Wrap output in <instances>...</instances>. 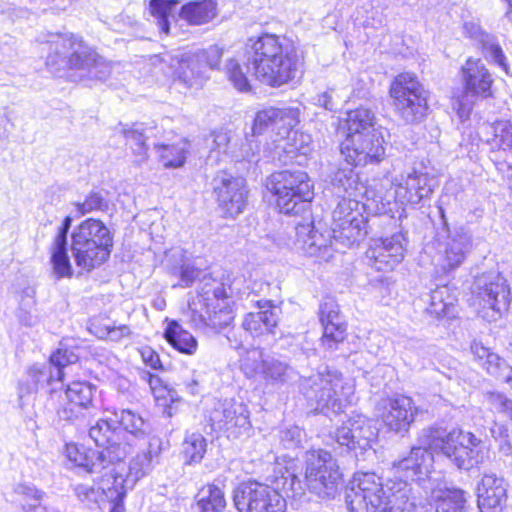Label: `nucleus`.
Segmentation results:
<instances>
[{
    "instance_id": "1",
    "label": "nucleus",
    "mask_w": 512,
    "mask_h": 512,
    "mask_svg": "<svg viewBox=\"0 0 512 512\" xmlns=\"http://www.w3.org/2000/svg\"><path fill=\"white\" fill-rule=\"evenodd\" d=\"M419 443L421 446L413 447L407 457L393 465L395 475L400 478L398 482H406L408 486V481L421 480L430 471L433 456L427 447L439 450L457 468L470 470L479 462L476 448L482 441L459 428L447 431L431 426L421 430Z\"/></svg>"
},
{
    "instance_id": "2",
    "label": "nucleus",
    "mask_w": 512,
    "mask_h": 512,
    "mask_svg": "<svg viewBox=\"0 0 512 512\" xmlns=\"http://www.w3.org/2000/svg\"><path fill=\"white\" fill-rule=\"evenodd\" d=\"M247 47L253 74L263 84L280 87L300 73L302 61L296 48L277 35L251 38Z\"/></svg>"
},
{
    "instance_id": "3",
    "label": "nucleus",
    "mask_w": 512,
    "mask_h": 512,
    "mask_svg": "<svg viewBox=\"0 0 512 512\" xmlns=\"http://www.w3.org/2000/svg\"><path fill=\"white\" fill-rule=\"evenodd\" d=\"M410 487L406 482H381L375 473H356L346 488L345 502L350 512H412Z\"/></svg>"
},
{
    "instance_id": "4",
    "label": "nucleus",
    "mask_w": 512,
    "mask_h": 512,
    "mask_svg": "<svg viewBox=\"0 0 512 512\" xmlns=\"http://www.w3.org/2000/svg\"><path fill=\"white\" fill-rule=\"evenodd\" d=\"M46 66L50 72H72L75 80L106 81L112 72L109 62L99 56L81 36L70 33L50 41Z\"/></svg>"
},
{
    "instance_id": "5",
    "label": "nucleus",
    "mask_w": 512,
    "mask_h": 512,
    "mask_svg": "<svg viewBox=\"0 0 512 512\" xmlns=\"http://www.w3.org/2000/svg\"><path fill=\"white\" fill-rule=\"evenodd\" d=\"M300 389L310 406L326 416L338 414L351 402L354 388L342 373L323 367L317 373L300 379Z\"/></svg>"
},
{
    "instance_id": "6",
    "label": "nucleus",
    "mask_w": 512,
    "mask_h": 512,
    "mask_svg": "<svg viewBox=\"0 0 512 512\" xmlns=\"http://www.w3.org/2000/svg\"><path fill=\"white\" fill-rule=\"evenodd\" d=\"M224 283L204 277L195 298L189 302L190 322L196 329L218 332L230 325L234 319L226 299Z\"/></svg>"
},
{
    "instance_id": "7",
    "label": "nucleus",
    "mask_w": 512,
    "mask_h": 512,
    "mask_svg": "<svg viewBox=\"0 0 512 512\" xmlns=\"http://www.w3.org/2000/svg\"><path fill=\"white\" fill-rule=\"evenodd\" d=\"M299 122V110L293 107H269L259 111L254 119L252 127L253 133L259 135L271 128L277 130V134L286 135V139L281 141L276 149L284 152L279 154V161L288 163L293 161L298 155H306L310 151V136L293 131V128Z\"/></svg>"
},
{
    "instance_id": "8",
    "label": "nucleus",
    "mask_w": 512,
    "mask_h": 512,
    "mask_svg": "<svg viewBox=\"0 0 512 512\" xmlns=\"http://www.w3.org/2000/svg\"><path fill=\"white\" fill-rule=\"evenodd\" d=\"M113 236L98 219L89 218L79 224L71 235V252L78 267L91 271L105 263L111 254Z\"/></svg>"
},
{
    "instance_id": "9",
    "label": "nucleus",
    "mask_w": 512,
    "mask_h": 512,
    "mask_svg": "<svg viewBox=\"0 0 512 512\" xmlns=\"http://www.w3.org/2000/svg\"><path fill=\"white\" fill-rule=\"evenodd\" d=\"M267 187L276 196L280 212L286 215H298L305 211L314 197L311 180L302 170L273 173Z\"/></svg>"
},
{
    "instance_id": "10",
    "label": "nucleus",
    "mask_w": 512,
    "mask_h": 512,
    "mask_svg": "<svg viewBox=\"0 0 512 512\" xmlns=\"http://www.w3.org/2000/svg\"><path fill=\"white\" fill-rule=\"evenodd\" d=\"M396 112L406 123L424 119L428 110L427 91L412 73L397 75L390 87Z\"/></svg>"
},
{
    "instance_id": "11",
    "label": "nucleus",
    "mask_w": 512,
    "mask_h": 512,
    "mask_svg": "<svg viewBox=\"0 0 512 512\" xmlns=\"http://www.w3.org/2000/svg\"><path fill=\"white\" fill-rule=\"evenodd\" d=\"M365 205L354 198L343 197L332 212L331 232L335 243L351 247L367 235Z\"/></svg>"
},
{
    "instance_id": "12",
    "label": "nucleus",
    "mask_w": 512,
    "mask_h": 512,
    "mask_svg": "<svg viewBox=\"0 0 512 512\" xmlns=\"http://www.w3.org/2000/svg\"><path fill=\"white\" fill-rule=\"evenodd\" d=\"M95 387L88 382L73 381L64 391H52L50 400L60 420L75 423L93 414Z\"/></svg>"
},
{
    "instance_id": "13",
    "label": "nucleus",
    "mask_w": 512,
    "mask_h": 512,
    "mask_svg": "<svg viewBox=\"0 0 512 512\" xmlns=\"http://www.w3.org/2000/svg\"><path fill=\"white\" fill-rule=\"evenodd\" d=\"M234 506L239 512H285V499L275 489L257 482L240 483L233 492Z\"/></svg>"
},
{
    "instance_id": "14",
    "label": "nucleus",
    "mask_w": 512,
    "mask_h": 512,
    "mask_svg": "<svg viewBox=\"0 0 512 512\" xmlns=\"http://www.w3.org/2000/svg\"><path fill=\"white\" fill-rule=\"evenodd\" d=\"M475 294L482 307V317L489 321L496 320L508 310L510 289L504 277L499 273L490 272L475 280Z\"/></svg>"
},
{
    "instance_id": "15",
    "label": "nucleus",
    "mask_w": 512,
    "mask_h": 512,
    "mask_svg": "<svg viewBox=\"0 0 512 512\" xmlns=\"http://www.w3.org/2000/svg\"><path fill=\"white\" fill-rule=\"evenodd\" d=\"M384 139L378 130L347 135L341 146V155L345 161L356 166L378 163L385 155Z\"/></svg>"
},
{
    "instance_id": "16",
    "label": "nucleus",
    "mask_w": 512,
    "mask_h": 512,
    "mask_svg": "<svg viewBox=\"0 0 512 512\" xmlns=\"http://www.w3.org/2000/svg\"><path fill=\"white\" fill-rule=\"evenodd\" d=\"M212 185L218 206L225 216L235 217L243 212L248 194L245 179L221 171L213 178Z\"/></svg>"
},
{
    "instance_id": "17",
    "label": "nucleus",
    "mask_w": 512,
    "mask_h": 512,
    "mask_svg": "<svg viewBox=\"0 0 512 512\" xmlns=\"http://www.w3.org/2000/svg\"><path fill=\"white\" fill-rule=\"evenodd\" d=\"M209 420L214 430L224 431L233 438L246 434L251 427L246 405L234 399L218 401Z\"/></svg>"
},
{
    "instance_id": "18",
    "label": "nucleus",
    "mask_w": 512,
    "mask_h": 512,
    "mask_svg": "<svg viewBox=\"0 0 512 512\" xmlns=\"http://www.w3.org/2000/svg\"><path fill=\"white\" fill-rule=\"evenodd\" d=\"M416 413L414 401L404 395L382 398L376 405V415L389 431L397 434L409 431Z\"/></svg>"
},
{
    "instance_id": "19",
    "label": "nucleus",
    "mask_w": 512,
    "mask_h": 512,
    "mask_svg": "<svg viewBox=\"0 0 512 512\" xmlns=\"http://www.w3.org/2000/svg\"><path fill=\"white\" fill-rule=\"evenodd\" d=\"M465 92L459 101L460 117H468L474 101L471 98H487L491 95L493 79L481 60L469 59L462 67Z\"/></svg>"
},
{
    "instance_id": "20",
    "label": "nucleus",
    "mask_w": 512,
    "mask_h": 512,
    "mask_svg": "<svg viewBox=\"0 0 512 512\" xmlns=\"http://www.w3.org/2000/svg\"><path fill=\"white\" fill-rule=\"evenodd\" d=\"M405 244L406 239L401 232L374 240L365 254L368 265L378 271H392L404 259Z\"/></svg>"
},
{
    "instance_id": "21",
    "label": "nucleus",
    "mask_w": 512,
    "mask_h": 512,
    "mask_svg": "<svg viewBox=\"0 0 512 512\" xmlns=\"http://www.w3.org/2000/svg\"><path fill=\"white\" fill-rule=\"evenodd\" d=\"M436 181L428 173L413 170L393 181L395 200L401 204L417 205L433 193Z\"/></svg>"
},
{
    "instance_id": "22",
    "label": "nucleus",
    "mask_w": 512,
    "mask_h": 512,
    "mask_svg": "<svg viewBox=\"0 0 512 512\" xmlns=\"http://www.w3.org/2000/svg\"><path fill=\"white\" fill-rule=\"evenodd\" d=\"M376 436L375 429L370 420L362 415L350 417L336 430L335 440L340 446H346L349 450H359L361 453L371 448V443Z\"/></svg>"
},
{
    "instance_id": "23",
    "label": "nucleus",
    "mask_w": 512,
    "mask_h": 512,
    "mask_svg": "<svg viewBox=\"0 0 512 512\" xmlns=\"http://www.w3.org/2000/svg\"><path fill=\"white\" fill-rule=\"evenodd\" d=\"M319 319L323 328L322 346L333 351L342 343L347 335V326L335 300L327 298L319 307Z\"/></svg>"
},
{
    "instance_id": "24",
    "label": "nucleus",
    "mask_w": 512,
    "mask_h": 512,
    "mask_svg": "<svg viewBox=\"0 0 512 512\" xmlns=\"http://www.w3.org/2000/svg\"><path fill=\"white\" fill-rule=\"evenodd\" d=\"M67 455L76 466L90 473H99L108 465L119 462L126 457L124 449L92 450L76 445L67 446Z\"/></svg>"
},
{
    "instance_id": "25",
    "label": "nucleus",
    "mask_w": 512,
    "mask_h": 512,
    "mask_svg": "<svg viewBox=\"0 0 512 512\" xmlns=\"http://www.w3.org/2000/svg\"><path fill=\"white\" fill-rule=\"evenodd\" d=\"M506 483L495 474H485L477 487L480 512H501L506 501Z\"/></svg>"
},
{
    "instance_id": "26",
    "label": "nucleus",
    "mask_w": 512,
    "mask_h": 512,
    "mask_svg": "<svg viewBox=\"0 0 512 512\" xmlns=\"http://www.w3.org/2000/svg\"><path fill=\"white\" fill-rule=\"evenodd\" d=\"M471 246V236L464 228L449 233L443 242L438 243L444 269H454L464 260Z\"/></svg>"
},
{
    "instance_id": "27",
    "label": "nucleus",
    "mask_w": 512,
    "mask_h": 512,
    "mask_svg": "<svg viewBox=\"0 0 512 512\" xmlns=\"http://www.w3.org/2000/svg\"><path fill=\"white\" fill-rule=\"evenodd\" d=\"M171 67L177 79L189 88L201 87L208 78L206 66L201 64L196 53H187L180 58H173Z\"/></svg>"
},
{
    "instance_id": "28",
    "label": "nucleus",
    "mask_w": 512,
    "mask_h": 512,
    "mask_svg": "<svg viewBox=\"0 0 512 512\" xmlns=\"http://www.w3.org/2000/svg\"><path fill=\"white\" fill-rule=\"evenodd\" d=\"M463 32L466 36L479 43L486 59L493 61L504 71H508L506 57L496 36L484 31L482 27L474 21L465 22Z\"/></svg>"
},
{
    "instance_id": "29",
    "label": "nucleus",
    "mask_w": 512,
    "mask_h": 512,
    "mask_svg": "<svg viewBox=\"0 0 512 512\" xmlns=\"http://www.w3.org/2000/svg\"><path fill=\"white\" fill-rule=\"evenodd\" d=\"M297 241L301 243L302 249L310 256L325 255L334 242L333 233L327 235L315 229L313 223L298 224L296 226Z\"/></svg>"
},
{
    "instance_id": "30",
    "label": "nucleus",
    "mask_w": 512,
    "mask_h": 512,
    "mask_svg": "<svg viewBox=\"0 0 512 512\" xmlns=\"http://www.w3.org/2000/svg\"><path fill=\"white\" fill-rule=\"evenodd\" d=\"M260 310L246 314L242 327L253 336H260L265 333H274L278 324V315L272 308L269 301H258Z\"/></svg>"
},
{
    "instance_id": "31",
    "label": "nucleus",
    "mask_w": 512,
    "mask_h": 512,
    "mask_svg": "<svg viewBox=\"0 0 512 512\" xmlns=\"http://www.w3.org/2000/svg\"><path fill=\"white\" fill-rule=\"evenodd\" d=\"M471 351L478 359L485 360L483 366L489 374L509 384L512 388V367L504 359L490 352L488 348L480 343H473Z\"/></svg>"
},
{
    "instance_id": "32",
    "label": "nucleus",
    "mask_w": 512,
    "mask_h": 512,
    "mask_svg": "<svg viewBox=\"0 0 512 512\" xmlns=\"http://www.w3.org/2000/svg\"><path fill=\"white\" fill-rule=\"evenodd\" d=\"M89 437L102 450L124 449L127 452V445L120 443V430L115 426L114 420L99 419L89 429Z\"/></svg>"
},
{
    "instance_id": "33",
    "label": "nucleus",
    "mask_w": 512,
    "mask_h": 512,
    "mask_svg": "<svg viewBox=\"0 0 512 512\" xmlns=\"http://www.w3.org/2000/svg\"><path fill=\"white\" fill-rule=\"evenodd\" d=\"M327 473L328 478L334 479L336 474H341L339 465L332 454L323 449L309 450L305 454V474L321 475Z\"/></svg>"
},
{
    "instance_id": "34",
    "label": "nucleus",
    "mask_w": 512,
    "mask_h": 512,
    "mask_svg": "<svg viewBox=\"0 0 512 512\" xmlns=\"http://www.w3.org/2000/svg\"><path fill=\"white\" fill-rule=\"evenodd\" d=\"M345 165H340L332 178V185L337 194H347L346 198L356 197L361 194L364 186L359 180L358 174L354 171L353 166L345 161Z\"/></svg>"
},
{
    "instance_id": "35",
    "label": "nucleus",
    "mask_w": 512,
    "mask_h": 512,
    "mask_svg": "<svg viewBox=\"0 0 512 512\" xmlns=\"http://www.w3.org/2000/svg\"><path fill=\"white\" fill-rule=\"evenodd\" d=\"M161 452V440L152 438L149 441L148 449L138 454L129 464V476L138 480L148 474L158 463Z\"/></svg>"
},
{
    "instance_id": "36",
    "label": "nucleus",
    "mask_w": 512,
    "mask_h": 512,
    "mask_svg": "<svg viewBox=\"0 0 512 512\" xmlns=\"http://www.w3.org/2000/svg\"><path fill=\"white\" fill-rule=\"evenodd\" d=\"M153 146L164 167L179 168L185 164L189 150V142L187 139L180 138L173 144L153 142Z\"/></svg>"
},
{
    "instance_id": "37",
    "label": "nucleus",
    "mask_w": 512,
    "mask_h": 512,
    "mask_svg": "<svg viewBox=\"0 0 512 512\" xmlns=\"http://www.w3.org/2000/svg\"><path fill=\"white\" fill-rule=\"evenodd\" d=\"M156 127H144L142 124H134L128 129H123V135L130 143V147L136 157L138 164L144 163L148 159L147 140L155 137Z\"/></svg>"
},
{
    "instance_id": "38",
    "label": "nucleus",
    "mask_w": 512,
    "mask_h": 512,
    "mask_svg": "<svg viewBox=\"0 0 512 512\" xmlns=\"http://www.w3.org/2000/svg\"><path fill=\"white\" fill-rule=\"evenodd\" d=\"M216 16V4L213 0L192 1L182 6L180 17L190 25H202Z\"/></svg>"
},
{
    "instance_id": "39",
    "label": "nucleus",
    "mask_w": 512,
    "mask_h": 512,
    "mask_svg": "<svg viewBox=\"0 0 512 512\" xmlns=\"http://www.w3.org/2000/svg\"><path fill=\"white\" fill-rule=\"evenodd\" d=\"M169 344L181 353L192 355L196 352L198 343L194 336L184 330L177 321H171L164 332Z\"/></svg>"
},
{
    "instance_id": "40",
    "label": "nucleus",
    "mask_w": 512,
    "mask_h": 512,
    "mask_svg": "<svg viewBox=\"0 0 512 512\" xmlns=\"http://www.w3.org/2000/svg\"><path fill=\"white\" fill-rule=\"evenodd\" d=\"M341 478L342 474H336L335 478L330 480L327 473L317 476L305 474V486L323 499H332L338 493Z\"/></svg>"
},
{
    "instance_id": "41",
    "label": "nucleus",
    "mask_w": 512,
    "mask_h": 512,
    "mask_svg": "<svg viewBox=\"0 0 512 512\" xmlns=\"http://www.w3.org/2000/svg\"><path fill=\"white\" fill-rule=\"evenodd\" d=\"M114 416V423H118L123 430L136 438H143L150 432L149 423L140 414L130 409L115 411Z\"/></svg>"
},
{
    "instance_id": "42",
    "label": "nucleus",
    "mask_w": 512,
    "mask_h": 512,
    "mask_svg": "<svg viewBox=\"0 0 512 512\" xmlns=\"http://www.w3.org/2000/svg\"><path fill=\"white\" fill-rule=\"evenodd\" d=\"M432 497L437 501V512H462L466 502L465 492L458 488L434 490Z\"/></svg>"
},
{
    "instance_id": "43",
    "label": "nucleus",
    "mask_w": 512,
    "mask_h": 512,
    "mask_svg": "<svg viewBox=\"0 0 512 512\" xmlns=\"http://www.w3.org/2000/svg\"><path fill=\"white\" fill-rule=\"evenodd\" d=\"M346 125L347 135L363 134L377 130L374 113L364 107L347 112Z\"/></svg>"
},
{
    "instance_id": "44",
    "label": "nucleus",
    "mask_w": 512,
    "mask_h": 512,
    "mask_svg": "<svg viewBox=\"0 0 512 512\" xmlns=\"http://www.w3.org/2000/svg\"><path fill=\"white\" fill-rule=\"evenodd\" d=\"M455 297L451 294L448 286H440L432 290L429 295V306L427 311L435 317L449 315L454 307Z\"/></svg>"
},
{
    "instance_id": "45",
    "label": "nucleus",
    "mask_w": 512,
    "mask_h": 512,
    "mask_svg": "<svg viewBox=\"0 0 512 512\" xmlns=\"http://www.w3.org/2000/svg\"><path fill=\"white\" fill-rule=\"evenodd\" d=\"M13 493L17 497H19L25 504L22 505L23 512H32L38 506H40L41 501L45 496V492L39 490L32 483H17L13 487Z\"/></svg>"
},
{
    "instance_id": "46",
    "label": "nucleus",
    "mask_w": 512,
    "mask_h": 512,
    "mask_svg": "<svg viewBox=\"0 0 512 512\" xmlns=\"http://www.w3.org/2000/svg\"><path fill=\"white\" fill-rule=\"evenodd\" d=\"M492 137L487 140L493 149L512 151V123L509 121H497L487 126Z\"/></svg>"
},
{
    "instance_id": "47",
    "label": "nucleus",
    "mask_w": 512,
    "mask_h": 512,
    "mask_svg": "<svg viewBox=\"0 0 512 512\" xmlns=\"http://www.w3.org/2000/svg\"><path fill=\"white\" fill-rule=\"evenodd\" d=\"M263 349L255 347L246 350L240 359V369L247 378L260 376L266 360Z\"/></svg>"
},
{
    "instance_id": "48",
    "label": "nucleus",
    "mask_w": 512,
    "mask_h": 512,
    "mask_svg": "<svg viewBox=\"0 0 512 512\" xmlns=\"http://www.w3.org/2000/svg\"><path fill=\"white\" fill-rule=\"evenodd\" d=\"M51 264L53 275L57 278H71L73 276V268L67 254V245H57L52 243L51 246Z\"/></svg>"
},
{
    "instance_id": "49",
    "label": "nucleus",
    "mask_w": 512,
    "mask_h": 512,
    "mask_svg": "<svg viewBox=\"0 0 512 512\" xmlns=\"http://www.w3.org/2000/svg\"><path fill=\"white\" fill-rule=\"evenodd\" d=\"M206 446V439L202 434L196 432L187 434L182 444L186 463H199L204 457Z\"/></svg>"
},
{
    "instance_id": "50",
    "label": "nucleus",
    "mask_w": 512,
    "mask_h": 512,
    "mask_svg": "<svg viewBox=\"0 0 512 512\" xmlns=\"http://www.w3.org/2000/svg\"><path fill=\"white\" fill-rule=\"evenodd\" d=\"M203 496L197 503L198 512H220L226 506L224 493L215 485H208L202 490Z\"/></svg>"
},
{
    "instance_id": "51",
    "label": "nucleus",
    "mask_w": 512,
    "mask_h": 512,
    "mask_svg": "<svg viewBox=\"0 0 512 512\" xmlns=\"http://www.w3.org/2000/svg\"><path fill=\"white\" fill-rule=\"evenodd\" d=\"M178 3V0H150V12L156 18L157 25L162 33H169L168 17Z\"/></svg>"
},
{
    "instance_id": "52",
    "label": "nucleus",
    "mask_w": 512,
    "mask_h": 512,
    "mask_svg": "<svg viewBox=\"0 0 512 512\" xmlns=\"http://www.w3.org/2000/svg\"><path fill=\"white\" fill-rule=\"evenodd\" d=\"M78 216L94 211H107L109 208V201L100 191H91L82 202L74 204Z\"/></svg>"
},
{
    "instance_id": "53",
    "label": "nucleus",
    "mask_w": 512,
    "mask_h": 512,
    "mask_svg": "<svg viewBox=\"0 0 512 512\" xmlns=\"http://www.w3.org/2000/svg\"><path fill=\"white\" fill-rule=\"evenodd\" d=\"M78 360L79 355L73 350L64 347L58 348L50 357V365L56 369V379L62 382L65 376L64 368L75 364Z\"/></svg>"
},
{
    "instance_id": "54",
    "label": "nucleus",
    "mask_w": 512,
    "mask_h": 512,
    "mask_svg": "<svg viewBox=\"0 0 512 512\" xmlns=\"http://www.w3.org/2000/svg\"><path fill=\"white\" fill-rule=\"evenodd\" d=\"M289 366L278 359L267 357L260 376L271 382H285L288 378Z\"/></svg>"
},
{
    "instance_id": "55",
    "label": "nucleus",
    "mask_w": 512,
    "mask_h": 512,
    "mask_svg": "<svg viewBox=\"0 0 512 512\" xmlns=\"http://www.w3.org/2000/svg\"><path fill=\"white\" fill-rule=\"evenodd\" d=\"M27 375L29 378L28 392H35L54 379L51 365L35 364L29 368Z\"/></svg>"
},
{
    "instance_id": "56",
    "label": "nucleus",
    "mask_w": 512,
    "mask_h": 512,
    "mask_svg": "<svg viewBox=\"0 0 512 512\" xmlns=\"http://www.w3.org/2000/svg\"><path fill=\"white\" fill-rule=\"evenodd\" d=\"M172 258L179 260V267L174 266L172 268L173 273L180 275L181 285L188 287L190 286L197 278L200 277L201 270L194 267L193 265L187 263L184 259V255L182 251L177 250L171 254Z\"/></svg>"
},
{
    "instance_id": "57",
    "label": "nucleus",
    "mask_w": 512,
    "mask_h": 512,
    "mask_svg": "<svg viewBox=\"0 0 512 512\" xmlns=\"http://www.w3.org/2000/svg\"><path fill=\"white\" fill-rule=\"evenodd\" d=\"M491 410L501 413L512 421V399L500 392L490 391L485 394Z\"/></svg>"
},
{
    "instance_id": "58",
    "label": "nucleus",
    "mask_w": 512,
    "mask_h": 512,
    "mask_svg": "<svg viewBox=\"0 0 512 512\" xmlns=\"http://www.w3.org/2000/svg\"><path fill=\"white\" fill-rule=\"evenodd\" d=\"M228 79L239 91H249L250 84L248 78L243 73L239 63L236 60H229L225 66Z\"/></svg>"
},
{
    "instance_id": "59",
    "label": "nucleus",
    "mask_w": 512,
    "mask_h": 512,
    "mask_svg": "<svg viewBox=\"0 0 512 512\" xmlns=\"http://www.w3.org/2000/svg\"><path fill=\"white\" fill-rule=\"evenodd\" d=\"M201 64L206 66V73L208 69H216L222 58L223 49L217 45H212L207 49L195 52Z\"/></svg>"
},
{
    "instance_id": "60",
    "label": "nucleus",
    "mask_w": 512,
    "mask_h": 512,
    "mask_svg": "<svg viewBox=\"0 0 512 512\" xmlns=\"http://www.w3.org/2000/svg\"><path fill=\"white\" fill-rule=\"evenodd\" d=\"M304 438L305 432L298 426H290L280 432V441L287 449L299 447Z\"/></svg>"
},
{
    "instance_id": "61",
    "label": "nucleus",
    "mask_w": 512,
    "mask_h": 512,
    "mask_svg": "<svg viewBox=\"0 0 512 512\" xmlns=\"http://www.w3.org/2000/svg\"><path fill=\"white\" fill-rule=\"evenodd\" d=\"M98 333V336L100 338H105L114 342H119L123 338L130 336L131 330L127 325H107L99 328Z\"/></svg>"
},
{
    "instance_id": "62",
    "label": "nucleus",
    "mask_w": 512,
    "mask_h": 512,
    "mask_svg": "<svg viewBox=\"0 0 512 512\" xmlns=\"http://www.w3.org/2000/svg\"><path fill=\"white\" fill-rule=\"evenodd\" d=\"M232 141V136L228 131H218L213 134V142L211 146V152L209 158L213 157L215 152L217 153H229L230 152V143Z\"/></svg>"
},
{
    "instance_id": "63",
    "label": "nucleus",
    "mask_w": 512,
    "mask_h": 512,
    "mask_svg": "<svg viewBox=\"0 0 512 512\" xmlns=\"http://www.w3.org/2000/svg\"><path fill=\"white\" fill-rule=\"evenodd\" d=\"M293 481H295V474L286 470L280 477H276L275 490L280 493L282 491L286 496H290V491L293 489Z\"/></svg>"
},
{
    "instance_id": "64",
    "label": "nucleus",
    "mask_w": 512,
    "mask_h": 512,
    "mask_svg": "<svg viewBox=\"0 0 512 512\" xmlns=\"http://www.w3.org/2000/svg\"><path fill=\"white\" fill-rule=\"evenodd\" d=\"M315 103L326 110L335 111L338 106V101L335 97V90L333 88H329L323 93L317 95Z\"/></svg>"
}]
</instances>
